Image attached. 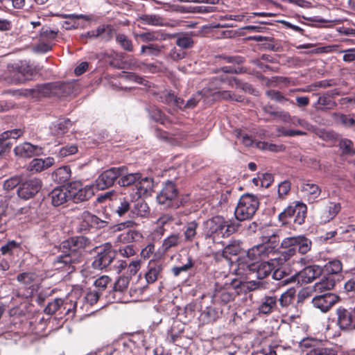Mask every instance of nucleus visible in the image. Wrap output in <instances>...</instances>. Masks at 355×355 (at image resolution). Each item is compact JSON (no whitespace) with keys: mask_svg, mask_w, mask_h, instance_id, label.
<instances>
[{"mask_svg":"<svg viewBox=\"0 0 355 355\" xmlns=\"http://www.w3.org/2000/svg\"><path fill=\"white\" fill-rule=\"evenodd\" d=\"M91 246V241L85 236L71 237L61 244L62 254L57 257L54 265L57 269L71 273L75 264L83 261L85 250Z\"/></svg>","mask_w":355,"mask_h":355,"instance_id":"obj_1","label":"nucleus"},{"mask_svg":"<svg viewBox=\"0 0 355 355\" xmlns=\"http://www.w3.org/2000/svg\"><path fill=\"white\" fill-rule=\"evenodd\" d=\"M240 227L238 222L227 220L222 216H214L203 223L204 238L214 243H222L223 239L236 232Z\"/></svg>","mask_w":355,"mask_h":355,"instance_id":"obj_2","label":"nucleus"},{"mask_svg":"<svg viewBox=\"0 0 355 355\" xmlns=\"http://www.w3.org/2000/svg\"><path fill=\"white\" fill-rule=\"evenodd\" d=\"M263 243L250 248L247 252L248 262L261 261L274 252L279 243V236L275 233H267L263 236Z\"/></svg>","mask_w":355,"mask_h":355,"instance_id":"obj_3","label":"nucleus"},{"mask_svg":"<svg viewBox=\"0 0 355 355\" xmlns=\"http://www.w3.org/2000/svg\"><path fill=\"white\" fill-rule=\"evenodd\" d=\"M282 256L284 260H288L295 255L297 251L301 254H305L311 249L312 242L306 236H297L285 238L282 241Z\"/></svg>","mask_w":355,"mask_h":355,"instance_id":"obj_4","label":"nucleus"},{"mask_svg":"<svg viewBox=\"0 0 355 355\" xmlns=\"http://www.w3.org/2000/svg\"><path fill=\"white\" fill-rule=\"evenodd\" d=\"M259 207V200L256 196L250 193L242 195L234 210L236 219L244 221L252 218Z\"/></svg>","mask_w":355,"mask_h":355,"instance_id":"obj_5","label":"nucleus"},{"mask_svg":"<svg viewBox=\"0 0 355 355\" xmlns=\"http://www.w3.org/2000/svg\"><path fill=\"white\" fill-rule=\"evenodd\" d=\"M307 214V206L302 202L295 201L285 208L278 215L279 220L284 225L292 221L294 224L302 225Z\"/></svg>","mask_w":355,"mask_h":355,"instance_id":"obj_6","label":"nucleus"},{"mask_svg":"<svg viewBox=\"0 0 355 355\" xmlns=\"http://www.w3.org/2000/svg\"><path fill=\"white\" fill-rule=\"evenodd\" d=\"M299 347L306 355H337L338 351L336 347H332L322 340L305 338L299 343Z\"/></svg>","mask_w":355,"mask_h":355,"instance_id":"obj_7","label":"nucleus"},{"mask_svg":"<svg viewBox=\"0 0 355 355\" xmlns=\"http://www.w3.org/2000/svg\"><path fill=\"white\" fill-rule=\"evenodd\" d=\"M10 74L6 80L11 84H21L31 80L37 73L35 68L26 62H21L15 65L8 66Z\"/></svg>","mask_w":355,"mask_h":355,"instance_id":"obj_8","label":"nucleus"},{"mask_svg":"<svg viewBox=\"0 0 355 355\" xmlns=\"http://www.w3.org/2000/svg\"><path fill=\"white\" fill-rule=\"evenodd\" d=\"M179 192L176 185L171 181H168L157 196L159 204L166 208L177 209L181 205Z\"/></svg>","mask_w":355,"mask_h":355,"instance_id":"obj_9","label":"nucleus"},{"mask_svg":"<svg viewBox=\"0 0 355 355\" xmlns=\"http://www.w3.org/2000/svg\"><path fill=\"white\" fill-rule=\"evenodd\" d=\"M239 266L245 271L246 275H254L259 279L268 277L275 269L273 262L270 261H243L239 263Z\"/></svg>","mask_w":355,"mask_h":355,"instance_id":"obj_10","label":"nucleus"},{"mask_svg":"<svg viewBox=\"0 0 355 355\" xmlns=\"http://www.w3.org/2000/svg\"><path fill=\"white\" fill-rule=\"evenodd\" d=\"M125 172V166L111 167L102 172L96 180V187L98 190H104L114 185L119 179L120 175Z\"/></svg>","mask_w":355,"mask_h":355,"instance_id":"obj_11","label":"nucleus"},{"mask_svg":"<svg viewBox=\"0 0 355 355\" xmlns=\"http://www.w3.org/2000/svg\"><path fill=\"white\" fill-rule=\"evenodd\" d=\"M116 31L111 24H101L95 30L89 31L82 33L80 39L82 42L87 43L88 40L101 39V41L107 42L112 40Z\"/></svg>","mask_w":355,"mask_h":355,"instance_id":"obj_12","label":"nucleus"},{"mask_svg":"<svg viewBox=\"0 0 355 355\" xmlns=\"http://www.w3.org/2000/svg\"><path fill=\"white\" fill-rule=\"evenodd\" d=\"M96 255L94 257L92 266L94 269L103 270L106 268L113 261L115 253L112 250L110 243H105L96 248Z\"/></svg>","mask_w":355,"mask_h":355,"instance_id":"obj_13","label":"nucleus"},{"mask_svg":"<svg viewBox=\"0 0 355 355\" xmlns=\"http://www.w3.org/2000/svg\"><path fill=\"white\" fill-rule=\"evenodd\" d=\"M42 187V182L37 178L21 180L19 187L17 189V193L19 198L27 200L33 198L40 191Z\"/></svg>","mask_w":355,"mask_h":355,"instance_id":"obj_14","label":"nucleus"},{"mask_svg":"<svg viewBox=\"0 0 355 355\" xmlns=\"http://www.w3.org/2000/svg\"><path fill=\"white\" fill-rule=\"evenodd\" d=\"M107 225V222L89 211H84L80 217V223L77 227L78 232H85L90 228L101 229Z\"/></svg>","mask_w":355,"mask_h":355,"instance_id":"obj_15","label":"nucleus"},{"mask_svg":"<svg viewBox=\"0 0 355 355\" xmlns=\"http://www.w3.org/2000/svg\"><path fill=\"white\" fill-rule=\"evenodd\" d=\"M261 113L262 117L261 120L264 122H270L275 119H279L284 122H290L291 116L289 112L284 110H277L275 105L268 103L261 105Z\"/></svg>","mask_w":355,"mask_h":355,"instance_id":"obj_16","label":"nucleus"},{"mask_svg":"<svg viewBox=\"0 0 355 355\" xmlns=\"http://www.w3.org/2000/svg\"><path fill=\"white\" fill-rule=\"evenodd\" d=\"M70 199L75 203H79L89 200L94 195L93 187L91 185L82 187L80 182H73L69 186Z\"/></svg>","mask_w":355,"mask_h":355,"instance_id":"obj_17","label":"nucleus"},{"mask_svg":"<svg viewBox=\"0 0 355 355\" xmlns=\"http://www.w3.org/2000/svg\"><path fill=\"white\" fill-rule=\"evenodd\" d=\"M130 280L128 276L120 277L109 293V300H112V302H125L124 294L127 292Z\"/></svg>","mask_w":355,"mask_h":355,"instance_id":"obj_18","label":"nucleus"},{"mask_svg":"<svg viewBox=\"0 0 355 355\" xmlns=\"http://www.w3.org/2000/svg\"><path fill=\"white\" fill-rule=\"evenodd\" d=\"M340 300V297L333 293L326 292L317 295L312 299L314 307L320 309L323 313L329 311Z\"/></svg>","mask_w":355,"mask_h":355,"instance_id":"obj_19","label":"nucleus"},{"mask_svg":"<svg viewBox=\"0 0 355 355\" xmlns=\"http://www.w3.org/2000/svg\"><path fill=\"white\" fill-rule=\"evenodd\" d=\"M164 263L160 260L152 259L147 266L145 279L148 284H153L163 277Z\"/></svg>","mask_w":355,"mask_h":355,"instance_id":"obj_20","label":"nucleus"},{"mask_svg":"<svg viewBox=\"0 0 355 355\" xmlns=\"http://www.w3.org/2000/svg\"><path fill=\"white\" fill-rule=\"evenodd\" d=\"M338 324L342 329H355V315L352 312L344 307L340 306L336 310Z\"/></svg>","mask_w":355,"mask_h":355,"instance_id":"obj_21","label":"nucleus"},{"mask_svg":"<svg viewBox=\"0 0 355 355\" xmlns=\"http://www.w3.org/2000/svg\"><path fill=\"white\" fill-rule=\"evenodd\" d=\"M259 313L263 315H269L279 311L278 297L274 293L264 295L258 307Z\"/></svg>","mask_w":355,"mask_h":355,"instance_id":"obj_22","label":"nucleus"},{"mask_svg":"<svg viewBox=\"0 0 355 355\" xmlns=\"http://www.w3.org/2000/svg\"><path fill=\"white\" fill-rule=\"evenodd\" d=\"M43 148L37 145H33L29 142H24L17 146L14 152L15 154L22 158H30L42 154Z\"/></svg>","mask_w":355,"mask_h":355,"instance_id":"obj_23","label":"nucleus"},{"mask_svg":"<svg viewBox=\"0 0 355 355\" xmlns=\"http://www.w3.org/2000/svg\"><path fill=\"white\" fill-rule=\"evenodd\" d=\"M322 268L318 265H311L305 267L302 270L296 274L298 282L311 283L321 275Z\"/></svg>","mask_w":355,"mask_h":355,"instance_id":"obj_24","label":"nucleus"},{"mask_svg":"<svg viewBox=\"0 0 355 355\" xmlns=\"http://www.w3.org/2000/svg\"><path fill=\"white\" fill-rule=\"evenodd\" d=\"M49 198L54 207H59L70 200L69 188L58 187L49 193Z\"/></svg>","mask_w":355,"mask_h":355,"instance_id":"obj_25","label":"nucleus"},{"mask_svg":"<svg viewBox=\"0 0 355 355\" xmlns=\"http://www.w3.org/2000/svg\"><path fill=\"white\" fill-rule=\"evenodd\" d=\"M235 297L236 292L232 287L220 288L215 291L212 297V304L225 305L234 300Z\"/></svg>","mask_w":355,"mask_h":355,"instance_id":"obj_26","label":"nucleus"},{"mask_svg":"<svg viewBox=\"0 0 355 355\" xmlns=\"http://www.w3.org/2000/svg\"><path fill=\"white\" fill-rule=\"evenodd\" d=\"M182 242V235L180 233H172L165 238L159 248V252L166 254L168 252H173Z\"/></svg>","mask_w":355,"mask_h":355,"instance_id":"obj_27","label":"nucleus"},{"mask_svg":"<svg viewBox=\"0 0 355 355\" xmlns=\"http://www.w3.org/2000/svg\"><path fill=\"white\" fill-rule=\"evenodd\" d=\"M334 95H339L337 89L327 92L325 94L320 95L318 101L314 103L313 107L317 110H324L332 109L336 106V102L333 100Z\"/></svg>","mask_w":355,"mask_h":355,"instance_id":"obj_28","label":"nucleus"},{"mask_svg":"<svg viewBox=\"0 0 355 355\" xmlns=\"http://www.w3.org/2000/svg\"><path fill=\"white\" fill-rule=\"evenodd\" d=\"M340 210L341 205L340 202L328 201L321 211V222L326 223L333 220Z\"/></svg>","mask_w":355,"mask_h":355,"instance_id":"obj_29","label":"nucleus"},{"mask_svg":"<svg viewBox=\"0 0 355 355\" xmlns=\"http://www.w3.org/2000/svg\"><path fill=\"white\" fill-rule=\"evenodd\" d=\"M301 191L309 201L313 202L321 194L320 187L315 183L308 180L304 182L301 185Z\"/></svg>","mask_w":355,"mask_h":355,"instance_id":"obj_30","label":"nucleus"},{"mask_svg":"<svg viewBox=\"0 0 355 355\" xmlns=\"http://www.w3.org/2000/svg\"><path fill=\"white\" fill-rule=\"evenodd\" d=\"M223 310L217 304L210 305L200 314V318L205 323H213L216 322L222 315Z\"/></svg>","mask_w":355,"mask_h":355,"instance_id":"obj_31","label":"nucleus"},{"mask_svg":"<svg viewBox=\"0 0 355 355\" xmlns=\"http://www.w3.org/2000/svg\"><path fill=\"white\" fill-rule=\"evenodd\" d=\"M21 243L15 240L8 241L0 248V252L2 255L13 258L15 256H19L21 252Z\"/></svg>","mask_w":355,"mask_h":355,"instance_id":"obj_32","label":"nucleus"},{"mask_svg":"<svg viewBox=\"0 0 355 355\" xmlns=\"http://www.w3.org/2000/svg\"><path fill=\"white\" fill-rule=\"evenodd\" d=\"M55 163L54 158L51 157L45 159L35 158L29 164L31 171L41 172L52 166Z\"/></svg>","mask_w":355,"mask_h":355,"instance_id":"obj_33","label":"nucleus"},{"mask_svg":"<svg viewBox=\"0 0 355 355\" xmlns=\"http://www.w3.org/2000/svg\"><path fill=\"white\" fill-rule=\"evenodd\" d=\"M336 286V279L332 276H324L320 282L315 284L313 288L316 293H322L323 292L329 291Z\"/></svg>","mask_w":355,"mask_h":355,"instance_id":"obj_34","label":"nucleus"},{"mask_svg":"<svg viewBox=\"0 0 355 355\" xmlns=\"http://www.w3.org/2000/svg\"><path fill=\"white\" fill-rule=\"evenodd\" d=\"M153 180L148 177H142L141 174V178L138 180L136 184L137 191L136 194L139 198L142 196H146L149 191L153 189Z\"/></svg>","mask_w":355,"mask_h":355,"instance_id":"obj_35","label":"nucleus"},{"mask_svg":"<svg viewBox=\"0 0 355 355\" xmlns=\"http://www.w3.org/2000/svg\"><path fill=\"white\" fill-rule=\"evenodd\" d=\"M36 275L32 272H23L17 275V279L19 282L24 284V286L28 287L31 290L30 295H33V292L37 291L38 285L34 284Z\"/></svg>","mask_w":355,"mask_h":355,"instance_id":"obj_36","label":"nucleus"},{"mask_svg":"<svg viewBox=\"0 0 355 355\" xmlns=\"http://www.w3.org/2000/svg\"><path fill=\"white\" fill-rule=\"evenodd\" d=\"M71 176V168L69 166L59 167L55 170L52 174V180L58 184L67 182Z\"/></svg>","mask_w":355,"mask_h":355,"instance_id":"obj_37","label":"nucleus"},{"mask_svg":"<svg viewBox=\"0 0 355 355\" xmlns=\"http://www.w3.org/2000/svg\"><path fill=\"white\" fill-rule=\"evenodd\" d=\"M139 178H141L140 173H128V169L125 166V172L123 175H120L118 184L121 187H129L131 185L136 187Z\"/></svg>","mask_w":355,"mask_h":355,"instance_id":"obj_38","label":"nucleus"},{"mask_svg":"<svg viewBox=\"0 0 355 355\" xmlns=\"http://www.w3.org/2000/svg\"><path fill=\"white\" fill-rule=\"evenodd\" d=\"M131 209L129 200L125 197H120L114 202L113 209L119 216H125Z\"/></svg>","mask_w":355,"mask_h":355,"instance_id":"obj_39","label":"nucleus"},{"mask_svg":"<svg viewBox=\"0 0 355 355\" xmlns=\"http://www.w3.org/2000/svg\"><path fill=\"white\" fill-rule=\"evenodd\" d=\"M131 212L136 216L146 217L150 214V208L144 199L139 198L131 209Z\"/></svg>","mask_w":355,"mask_h":355,"instance_id":"obj_40","label":"nucleus"},{"mask_svg":"<svg viewBox=\"0 0 355 355\" xmlns=\"http://www.w3.org/2000/svg\"><path fill=\"white\" fill-rule=\"evenodd\" d=\"M241 250V243L239 241H232L223 250L220 256L227 260H230L232 256L238 255Z\"/></svg>","mask_w":355,"mask_h":355,"instance_id":"obj_41","label":"nucleus"},{"mask_svg":"<svg viewBox=\"0 0 355 355\" xmlns=\"http://www.w3.org/2000/svg\"><path fill=\"white\" fill-rule=\"evenodd\" d=\"M142 234L137 230H129L119 234L116 238L118 242L129 243L139 241Z\"/></svg>","mask_w":355,"mask_h":355,"instance_id":"obj_42","label":"nucleus"},{"mask_svg":"<svg viewBox=\"0 0 355 355\" xmlns=\"http://www.w3.org/2000/svg\"><path fill=\"white\" fill-rule=\"evenodd\" d=\"M173 37L176 38L175 44L182 49H187L193 47L194 44L192 37L187 33L175 34Z\"/></svg>","mask_w":355,"mask_h":355,"instance_id":"obj_43","label":"nucleus"},{"mask_svg":"<svg viewBox=\"0 0 355 355\" xmlns=\"http://www.w3.org/2000/svg\"><path fill=\"white\" fill-rule=\"evenodd\" d=\"M199 224L196 220L187 223L184 227V237L186 242H193L197 235Z\"/></svg>","mask_w":355,"mask_h":355,"instance_id":"obj_44","label":"nucleus"},{"mask_svg":"<svg viewBox=\"0 0 355 355\" xmlns=\"http://www.w3.org/2000/svg\"><path fill=\"white\" fill-rule=\"evenodd\" d=\"M141 23L150 26H163L164 19L159 15L155 14H144L139 17L138 19Z\"/></svg>","mask_w":355,"mask_h":355,"instance_id":"obj_45","label":"nucleus"},{"mask_svg":"<svg viewBox=\"0 0 355 355\" xmlns=\"http://www.w3.org/2000/svg\"><path fill=\"white\" fill-rule=\"evenodd\" d=\"M322 270L328 276L339 275L343 270V263L338 259H332L326 263Z\"/></svg>","mask_w":355,"mask_h":355,"instance_id":"obj_46","label":"nucleus"},{"mask_svg":"<svg viewBox=\"0 0 355 355\" xmlns=\"http://www.w3.org/2000/svg\"><path fill=\"white\" fill-rule=\"evenodd\" d=\"M295 291L294 289H288L283 293L279 297H278V302L282 308H288L293 304L295 299Z\"/></svg>","mask_w":355,"mask_h":355,"instance_id":"obj_47","label":"nucleus"},{"mask_svg":"<svg viewBox=\"0 0 355 355\" xmlns=\"http://www.w3.org/2000/svg\"><path fill=\"white\" fill-rule=\"evenodd\" d=\"M62 299L55 298L51 302H49L45 306L44 311L46 314L53 315L59 311L60 314H62Z\"/></svg>","mask_w":355,"mask_h":355,"instance_id":"obj_48","label":"nucleus"},{"mask_svg":"<svg viewBox=\"0 0 355 355\" xmlns=\"http://www.w3.org/2000/svg\"><path fill=\"white\" fill-rule=\"evenodd\" d=\"M272 271V278L275 280L281 281L284 285L295 282L294 277H289L288 274L282 268L274 269Z\"/></svg>","mask_w":355,"mask_h":355,"instance_id":"obj_49","label":"nucleus"},{"mask_svg":"<svg viewBox=\"0 0 355 355\" xmlns=\"http://www.w3.org/2000/svg\"><path fill=\"white\" fill-rule=\"evenodd\" d=\"M116 41L123 50L128 52H132L133 51L132 42L125 34H117L116 36Z\"/></svg>","mask_w":355,"mask_h":355,"instance_id":"obj_50","label":"nucleus"},{"mask_svg":"<svg viewBox=\"0 0 355 355\" xmlns=\"http://www.w3.org/2000/svg\"><path fill=\"white\" fill-rule=\"evenodd\" d=\"M194 265L193 259L191 256L187 258V261L182 266H175L171 269L172 273L175 277L179 276L182 272H188Z\"/></svg>","mask_w":355,"mask_h":355,"instance_id":"obj_51","label":"nucleus"},{"mask_svg":"<svg viewBox=\"0 0 355 355\" xmlns=\"http://www.w3.org/2000/svg\"><path fill=\"white\" fill-rule=\"evenodd\" d=\"M266 95L270 98L271 100L275 101L277 103H283L286 101H289L291 104H293V101H290L288 98H286L283 94L275 89H269L266 92Z\"/></svg>","mask_w":355,"mask_h":355,"instance_id":"obj_52","label":"nucleus"},{"mask_svg":"<svg viewBox=\"0 0 355 355\" xmlns=\"http://www.w3.org/2000/svg\"><path fill=\"white\" fill-rule=\"evenodd\" d=\"M58 33V28L51 29L49 27L44 26L40 31V37L42 40L51 41L57 37Z\"/></svg>","mask_w":355,"mask_h":355,"instance_id":"obj_53","label":"nucleus"},{"mask_svg":"<svg viewBox=\"0 0 355 355\" xmlns=\"http://www.w3.org/2000/svg\"><path fill=\"white\" fill-rule=\"evenodd\" d=\"M21 180L20 177L17 175L12 176L6 180L3 184V190L9 192L16 187H19Z\"/></svg>","mask_w":355,"mask_h":355,"instance_id":"obj_54","label":"nucleus"},{"mask_svg":"<svg viewBox=\"0 0 355 355\" xmlns=\"http://www.w3.org/2000/svg\"><path fill=\"white\" fill-rule=\"evenodd\" d=\"M111 278L107 275H103L98 277L94 282V286L97 289L96 291H99L103 294V291H104L107 286L111 284Z\"/></svg>","mask_w":355,"mask_h":355,"instance_id":"obj_55","label":"nucleus"},{"mask_svg":"<svg viewBox=\"0 0 355 355\" xmlns=\"http://www.w3.org/2000/svg\"><path fill=\"white\" fill-rule=\"evenodd\" d=\"M160 53L159 46L156 44H150L148 45H143L141 48V54H146L148 55H158Z\"/></svg>","mask_w":355,"mask_h":355,"instance_id":"obj_56","label":"nucleus"},{"mask_svg":"<svg viewBox=\"0 0 355 355\" xmlns=\"http://www.w3.org/2000/svg\"><path fill=\"white\" fill-rule=\"evenodd\" d=\"M136 38H139L143 42H153L158 40V34L155 31H148L135 35Z\"/></svg>","mask_w":355,"mask_h":355,"instance_id":"obj_57","label":"nucleus"},{"mask_svg":"<svg viewBox=\"0 0 355 355\" xmlns=\"http://www.w3.org/2000/svg\"><path fill=\"white\" fill-rule=\"evenodd\" d=\"M76 302H73L71 300H62V314L69 315L70 313L73 314L76 309Z\"/></svg>","mask_w":355,"mask_h":355,"instance_id":"obj_58","label":"nucleus"},{"mask_svg":"<svg viewBox=\"0 0 355 355\" xmlns=\"http://www.w3.org/2000/svg\"><path fill=\"white\" fill-rule=\"evenodd\" d=\"M141 260L137 259L128 263L126 276L130 278L132 276L135 275L141 268Z\"/></svg>","mask_w":355,"mask_h":355,"instance_id":"obj_59","label":"nucleus"},{"mask_svg":"<svg viewBox=\"0 0 355 355\" xmlns=\"http://www.w3.org/2000/svg\"><path fill=\"white\" fill-rule=\"evenodd\" d=\"M24 133V130L22 129H13L10 130H7L3 132L1 137L3 139H7L8 141L9 139L12 138L14 139H17L19 138L21 136H22Z\"/></svg>","mask_w":355,"mask_h":355,"instance_id":"obj_60","label":"nucleus"},{"mask_svg":"<svg viewBox=\"0 0 355 355\" xmlns=\"http://www.w3.org/2000/svg\"><path fill=\"white\" fill-rule=\"evenodd\" d=\"M78 152V146L74 144L67 145L62 147L58 153L60 157H66L76 154Z\"/></svg>","mask_w":355,"mask_h":355,"instance_id":"obj_61","label":"nucleus"},{"mask_svg":"<svg viewBox=\"0 0 355 355\" xmlns=\"http://www.w3.org/2000/svg\"><path fill=\"white\" fill-rule=\"evenodd\" d=\"M102 293L99 291L89 290L85 296V299L88 304L94 305L98 301Z\"/></svg>","mask_w":355,"mask_h":355,"instance_id":"obj_62","label":"nucleus"},{"mask_svg":"<svg viewBox=\"0 0 355 355\" xmlns=\"http://www.w3.org/2000/svg\"><path fill=\"white\" fill-rule=\"evenodd\" d=\"M291 182L289 181H284L279 184L278 187V198L282 200L288 194L291 190Z\"/></svg>","mask_w":355,"mask_h":355,"instance_id":"obj_63","label":"nucleus"},{"mask_svg":"<svg viewBox=\"0 0 355 355\" xmlns=\"http://www.w3.org/2000/svg\"><path fill=\"white\" fill-rule=\"evenodd\" d=\"M187 53L183 49L173 47L169 52L168 56L174 61H178L185 58Z\"/></svg>","mask_w":355,"mask_h":355,"instance_id":"obj_64","label":"nucleus"}]
</instances>
